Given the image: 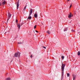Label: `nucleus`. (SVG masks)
Here are the masks:
<instances>
[{"label": "nucleus", "mask_w": 80, "mask_h": 80, "mask_svg": "<svg viewBox=\"0 0 80 80\" xmlns=\"http://www.w3.org/2000/svg\"><path fill=\"white\" fill-rule=\"evenodd\" d=\"M61 58H62V60H63V59H64V56H63L62 55Z\"/></svg>", "instance_id": "15"}, {"label": "nucleus", "mask_w": 80, "mask_h": 80, "mask_svg": "<svg viewBox=\"0 0 80 80\" xmlns=\"http://www.w3.org/2000/svg\"><path fill=\"white\" fill-rule=\"evenodd\" d=\"M11 15H12L10 14V12H8V19L7 22H8V21L9 20V19L10 18V17H11Z\"/></svg>", "instance_id": "3"}, {"label": "nucleus", "mask_w": 80, "mask_h": 80, "mask_svg": "<svg viewBox=\"0 0 80 80\" xmlns=\"http://www.w3.org/2000/svg\"><path fill=\"white\" fill-rule=\"evenodd\" d=\"M72 32H75V30H72Z\"/></svg>", "instance_id": "24"}, {"label": "nucleus", "mask_w": 80, "mask_h": 80, "mask_svg": "<svg viewBox=\"0 0 80 80\" xmlns=\"http://www.w3.org/2000/svg\"><path fill=\"white\" fill-rule=\"evenodd\" d=\"M42 24L43 25V23H42Z\"/></svg>", "instance_id": "30"}, {"label": "nucleus", "mask_w": 80, "mask_h": 80, "mask_svg": "<svg viewBox=\"0 0 80 80\" xmlns=\"http://www.w3.org/2000/svg\"><path fill=\"white\" fill-rule=\"evenodd\" d=\"M47 33H48V34H50V31H48L47 32Z\"/></svg>", "instance_id": "20"}, {"label": "nucleus", "mask_w": 80, "mask_h": 80, "mask_svg": "<svg viewBox=\"0 0 80 80\" xmlns=\"http://www.w3.org/2000/svg\"><path fill=\"white\" fill-rule=\"evenodd\" d=\"M19 7V0H18L17 4V9H18Z\"/></svg>", "instance_id": "6"}, {"label": "nucleus", "mask_w": 80, "mask_h": 80, "mask_svg": "<svg viewBox=\"0 0 80 80\" xmlns=\"http://www.w3.org/2000/svg\"><path fill=\"white\" fill-rule=\"evenodd\" d=\"M33 12V9H30L29 11V16H30L31 15H32V12Z\"/></svg>", "instance_id": "5"}, {"label": "nucleus", "mask_w": 80, "mask_h": 80, "mask_svg": "<svg viewBox=\"0 0 80 80\" xmlns=\"http://www.w3.org/2000/svg\"><path fill=\"white\" fill-rule=\"evenodd\" d=\"M27 7V5H26V6L24 7L23 10L25 11V9H26V8Z\"/></svg>", "instance_id": "13"}, {"label": "nucleus", "mask_w": 80, "mask_h": 80, "mask_svg": "<svg viewBox=\"0 0 80 80\" xmlns=\"http://www.w3.org/2000/svg\"><path fill=\"white\" fill-rule=\"evenodd\" d=\"M73 80H75L76 78V76L73 75Z\"/></svg>", "instance_id": "10"}, {"label": "nucleus", "mask_w": 80, "mask_h": 80, "mask_svg": "<svg viewBox=\"0 0 80 80\" xmlns=\"http://www.w3.org/2000/svg\"><path fill=\"white\" fill-rule=\"evenodd\" d=\"M34 17L35 18H37L38 17V14H37V12H36L34 15Z\"/></svg>", "instance_id": "7"}, {"label": "nucleus", "mask_w": 80, "mask_h": 80, "mask_svg": "<svg viewBox=\"0 0 80 80\" xmlns=\"http://www.w3.org/2000/svg\"><path fill=\"white\" fill-rule=\"evenodd\" d=\"M6 4V1H4L2 2V4L4 5H5Z\"/></svg>", "instance_id": "8"}, {"label": "nucleus", "mask_w": 80, "mask_h": 80, "mask_svg": "<svg viewBox=\"0 0 80 80\" xmlns=\"http://www.w3.org/2000/svg\"><path fill=\"white\" fill-rule=\"evenodd\" d=\"M73 15H72V13L71 12L69 13V14L68 15V18H71V17H73Z\"/></svg>", "instance_id": "4"}, {"label": "nucleus", "mask_w": 80, "mask_h": 80, "mask_svg": "<svg viewBox=\"0 0 80 80\" xmlns=\"http://www.w3.org/2000/svg\"><path fill=\"white\" fill-rule=\"evenodd\" d=\"M10 78H8L6 79V80H10Z\"/></svg>", "instance_id": "16"}, {"label": "nucleus", "mask_w": 80, "mask_h": 80, "mask_svg": "<svg viewBox=\"0 0 80 80\" xmlns=\"http://www.w3.org/2000/svg\"><path fill=\"white\" fill-rule=\"evenodd\" d=\"M67 77H70V74H69V73H68L67 74Z\"/></svg>", "instance_id": "17"}, {"label": "nucleus", "mask_w": 80, "mask_h": 80, "mask_svg": "<svg viewBox=\"0 0 80 80\" xmlns=\"http://www.w3.org/2000/svg\"><path fill=\"white\" fill-rule=\"evenodd\" d=\"M72 4H71L70 5V7H69V8H71V7H72Z\"/></svg>", "instance_id": "21"}, {"label": "nucleus", "mask_w": 80, "mask_h": 80, "mask_svg": "<svg viewBox=\"0 0 80 80\" xmlns=\"http://www.w3.org/2000/svg\"><path fill=\"white\" fill-rule=\"evenodd\" d=\"M23 23H21L20 24V25L21 26L23 25Z\"/></svg>", "instance_id": "18"}, {"label": "nucleus", "mask_w": 80, "mask_h": 80, "mask_svg": "<svg viewBox=\"0 0 80 80\" xmlns=\"http://www.w3.org/2000/svg\"><path fill=\"white\" fill-rule=\"evenodd\" d=\"M65 64H63V63H62V78H63V72L64 71V68H65Z\"/></svg>", "instance_id": "1"}, {"label": "nucleus", "mask_w": 80, "mask_h": 80, "mask_svg": "<svg viewBox=\"0 0 80 80\" xmlns=\"http://www.w3.org/2000/svg\"><path fill=\"white\" fill-rule=\"evenodd\" d=\"M67 30H68L67 28H66L64 29V31L65 32L66 31H67Z\"/></svg>", "instance_id": "14"}, {"label": "nucleus", "mask_w": 80, "mask_h": 80, "mask_svg": "<svg viewBox=\"0 0 80 80\" xmlns=\"http://www.w3.org/2000/svg\"><path fill=\"white\" fill-rule=\"evenodd\" d=\"M16 22L17 23H18V20H17V19L16 20Z\"/></svg>", "instance_id": "22"}, {"label": "nucleus", "mask_w": 80, "mask_h": 80, "mask_svg": "<svg viewBox=\"0 0 80 80\" xmlns=\"http://www.w3.org/2000/svg\"><path fill=\"white\" fill-rule=\"evenodd\" d=\"M36 32H37V33H38V31H37V30L36 31Z\"/></svg>", "instance_id": "26"}, {"label": "nucleus", "mask_w": 80, "mask_h": 80, "mask_svg": "<svg viewBox=\"0 0 80 80\" xmlns=\"http://www.w3.org/2000/svg\"><path fill=\"white\" fill-rule=\"evenodd\" d=\"M43 48H45V49H46V47H45L44 46H43Z\"/></svg>", "instance_id": "25"}, {"label": "nucleus", "mask_w": 80, "mask_h": 80, "mask_svg": "<svg viewBox=\"0 0 80 80\" xmlns=\"http://www.w3.org/2000/svg\"><path fill=\"white\" fill-rule=\"evenodd\" d=\"M70 0H68V1H70Z\"/></svg>", "instance_id": "29"}, {"label": "nucleus", "mask_w": 80, "mask_h": 80, "mask_svg": "<svg viewBox=\"0 0 80 80\" xmlns=\"http://www.w3.org/2000/svg\"><path fill=\"white\" fill-rule=\"evenodd\" d=\"M18 44H22V42H18Z\"/></svg>", "instance_id": "19"}, {"label": "nucleus", "mask_w": 80, "mask_h": 80, "mask_svg": "<svg viewBox=\"0 0 80 80\" xmlns=\"http://www.w3.org/2000/svg\"><path fill=\"white\" fill-rule=\"evenodd\" d=\"M2 5V4H1V2H0V6H1Z\"/></svg>", "instance_id": "28"}, {"label": "nucleus", "mask_w": 80, "mask_h": 80, "mask_svg": "<svg viewBox=\"0 0 80 80\" xmlns=\"http://www.w3.org/2000/svg\"><path fill=\"white\" fill-rule=\"evenodd\" d=\"M31 18H32V17L30 16H28V20H30Z\"/></svg>", "instance_id": "11"}, {"label": "nucleus", "mask_w": 80, "mask_h": 80, "mask_svg": "<svg viewBox=\"0 0 80 80\" xmlns=\"http://www.w3.org/2000/svg\"><path fill=\"white\" fill-rule=\"evenodd\" d=\"M17 27H18V29H19L20 28V27H21V26H20V24H18Z\"/></svg>", "instance_id": "9"}, {"label": "nucleus", "mask_w": 80, "mask_h": 80, "mask_svg": "<svg viewBox=\"0 0 80 80\" xmlns=\"http://www.w3.org/2000/svg\"><path fill=\"white\" fill-rule=\"evenodd\" d=\"M36 27H37V25H35V26H34V29L36 28Z\"/></svg>", "instance_id": "23"}, {"label": "nucleus", "mask_w": 80, "mask_h": 80, "mask_svg": "<svg viewBox=\"0 0 80 80\" xmlns=\"http://www.w3.org/2000/svg\"><path fill=\"white\" fill-rule=\"evenodd\" d=\"M14 57H20V53L16 52L14 54Z\"/></svg>", "instance_id": "2"}, {"label": "nucleus", "mask_w": 80, "mask_h": 80, "mask_svg": "<svg viewBox=\"0 0 80 80\" xmlns=\"http://www.w3.org/2000/svg\"><path fill=\"white\" fill-rule=\"evenodd\" d=\"M31 57L32 58V55L31 56Z\"/></svg>", "instance_id": "27"}, {"label": "nucleus", "mask_w": 80, "mask_h": 80, "mask_svg": "<svg viewBox=\"0 0 80 80\" xmlns=\"http://www.w3.org/2000/svg\"><path fill=\"white\" fill-rule=\"evenodd\" d=\"M78 56H80V51H79V52H78Z\"/></svg>", "instance_id": "12"}]
</instances>
